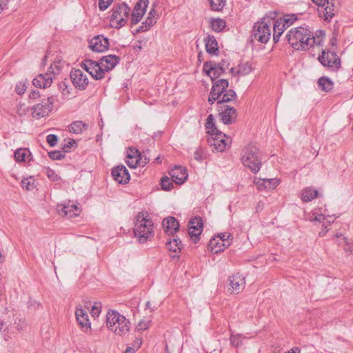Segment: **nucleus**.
Returning a JSON list of instances; mask_svg holds the SVG:
<instances>
[{
	"label": "nucleus",
	"instance_id": "nucleus-1",
	"mask_svg": "<svg viewBox=\"0 0 353 353\" xmlns=\"http://www.w3.org/2000/svg\"><path fill=\"white\" fill-rule=\"evenodd\" d=\"M286 37L291 46L296 50H307L316 42L310 30L302 26L290 30Z\"/></svg>",
	"mask_w": 353,
	"mask_h": 353
},
{
	"label": "nucleus",
	"instance_id": "nucleus-2",
	"mask_svg": "<svg viewBox=\"0 0 353 353\" xmlns=\"http://www.w3.org/2000/svg\"><path fill=\"white\" fill-rule=\"evenodd\" d=\"M228 80L221 79L214 81L212 88L208 97V102L212 105L215 101L219 104L230 102L236 99V92L232 89H228Z\"/></svg>",
	"mask_w": 353,
	"mask_h": 353
},
{
	"label": "nucleus",
	"instance_id": "nucleus-3",
	"mask_svg": "<svg viewBox=\"0 0 353 353\" xmlns=\"http://www.w3.org/2000/svg\"><path fill=\"white\" fill-rule=\"evenodd\" d=\"M241 162L252 172L257 173L262 165L261 154L259 149L253 145L245 147L241 152Z\"/></svg>",
	"mask_w": 353,
	"mask_h": 353
},
{
	"label": "nucleus",
	"instance_id": "nucleus-4",
	"mask_svg": "<svg viewBox=\"0 0 353 353\" xmlns=\"http://www.w3.org/2000/svg\"><path fill=\"white\" fill-rule=\"evenodd\" d=\"M153 223L150 219L145 216V213L139 212L136 217L134 233L141 243H145L152 237Z\"/></svg>",
	"mask_w": 353,
	"mask_h": 353
},
{
	"label": "nucleus",
	"instance_id": "nucleus-5",
	"mask_svg": "<svg viewBox=\"0 0 353 353\" xmlns=\"http://www.w3.org/2000/svg\"><path fill=\"white\" fill-rule=\"evenodd\" d=\"M62 68L63 63L61 61L54 62L51 64L47 72L45 74H40L33 79V85L39 88H49L51 85L55 75L59 74Z\"/></svg>",
	"mask_w": 353,
	"mask_h": 353
},
{
	"label": "nucleus",
	"instance_id": "nucleus-6",
	"mask_svg": "<svg viewBox=\"0 0 353 353\" xmlns=\"http://www.w3.org/2000/svg\"><path fill=\"white\" fill-rule=\"evenodd\" d=\"M228 63L225 61L219 63H205L203 65V70L214 81L228 68Z\"/></svg>",
	"mask_w": 353,
	"mask_h": 353
},
{
	"label": "nucleus",
	"instance_id": "nucleus-7",
	"mask_svg": "<svg viewBox=\"0 0 353 353\" xmlns=\"http://www.w3.org/2000/svg\"><path fill=\"white\" fill-rule=\"evenodd\" d=\"M53 103V97H50L42 99L41 103L33 106L32 109V117L37 119H39L48 115V114L52 110Z\"/></svg>",
	"mask_w": 353,
	"mask_h": 353
},
{
	"label": "nucleus",
	"instance_id": "nucleus-8",
	"mask_svg": "<svg viewBox=\"0 0 353 353\" xmlns=\"http://www.w3.org/2000/svg\"><path fill=\"white\" fill-rule=\"evenodd\" d=\"M271 35L270 27L268 23H259L254 26L252 29L251 39L252 42L258 41L262 43H266L270 39Z\"/></svg>",
	"mask_w": 353,
	"mask_h": 353
},
{
	"label": "nucleus",
	"instance_id": "nucleus-9",
	"mask_svg": "<svg viewBox=\"0 0 353 353\" xmlns=\"http://www.w3.org/2000/svg\"><path fill=\"white\" fill-rule=\"evenodd\" d=\"M299 19L294 14H283L276 11H270L266 13L263 18H261L260 22H295Z\"/></svg>",
	"mask_w": 353,
	"mask_h": 353
},
{
	"label": "nucleus",
	"instance_id": "nucleus-10",
	"mask_svg": "<svg viewBox=\"0 0 353 353\" xmlns=\"http://www.w3.org/2000/svg\"><path fill=\"white\" fill-rule=\"evenodd\" d=\"M119 57L109 54L103 56L101 58L98 65L100 67V71H99V76H101V79L104 77L105 73L108 72L112 70L119 62Z\"/></svg>",
	"mask_w": 353,
	"mask_h": 353
},
{
	"label": "nucleus",
	"instance_id": "nucleus-11",
	"mask_svg": "<svg viewBox=\"0 0 353 353\" xmlns=\"http://www.w3.org/2000/svg\"><path fill=\"white\" fill-rule=\"evenodd\" d=\"M203 223L200 216L191 219L188 223V234L194 243L199 241V236L203 232Z\"/></svg>",
	"mask_w": 353,
	"mask_h": 353
},
{
	"label": "nucleus",
	"instance_id": "nucleus-12",
	"mask_svg": "<svg viewBox=\"0 0 353 353\" xmlns=\"http://www.w3.org/2000/svg\"><path fill=\"white\" fill-rule=\"evenodd\" d=\"M319 60L324 66L339 69L341 67V60L336 52L323 50L322 54L319 57Z\"/></svg>",
	"mask_w": 353,
	"mask_h": 353
},
{
	"label": "nucleus",
	"instance_id": "nucleus-13",
	"mask_svg": "<svg viewBox=\"0 0 353 353\" xmlns=\"http://www.w3.org/2000/svg\"><path fill=\"white\" fill-rule=\"evenodd\" d=\"M70 79L74 86L79 90H85L89 83L88 76L80 69L70 72Z\"/></svg>",
	"mask_w": 353,
	"mask_h": 353
},
{
	"label": "nucleus",
	"instance_id": "nucleus-14",
	"mask_svg": "<svg viewBox=\"0 0 353 353\" xmlns=\"http://www.w3.org/2000/svg\"><path fill=\"white\" fill-rule=\"evenodd\" d=\"M130 8L125 4L115 6L112 9L110 21L114 22H126L129 17Z\"/></svg>",
	"mask_w": 353,
	"mask_h": 353
},
{
	"label": "nucleus",
	"instance_id": "nucleus-15",
	"mask_svg": "<svg viewBox=\"0 0 353 353\" xmlns=\"http://www.w3.org/2000/svg\"><path fill=\"white\" fill-rule=\"evenodd\" d=\"M112 176L113 179L119 183L125 184L130 179V174L127 168L123 165H119L112 170Z\"/></svg>",
	"mask_w": 353,
	"mask_h": 353
},
{
	"label": "nucleus",
	"instance_id": "nucleus-16",
	"mask_svg": "<svg viewBox=\"0 0 353 353\" xmlns=\"http://www.w3.org/2000/svg\"><path fill=\"white\" fill-rule=\"evenodd\" d=\"M211 138L208 139V142L210 145H213L215 150L218 152H223L226 148L227 145H229L228 142L224 139L226 137L225 134L219 132L216 133Z\"/></svg>",
	"mask_w": 353,
	"mask_h": 353
},
{
	"label": "nucleus",
	"instance_id": "nucleus-17",
	"mask_svg": "<svg viewBox=\"0 0 353 353\" xmlns=\"http://www.w3.org/2000/svg\"><path fill=\"white\" fill-rule=\"evenodd\" d=\"M89 46L92 50L101 52L108 48L109 41L102 35H97L90 40Z\"/></svg>",
	"mask_w": 353,
	"mask_h": 353
},
{
	"label": "nucleus",
	"instance_id": "nucleus-18",
	"mask_svg": "<svg viewBox=\"0 0 353 353\" xmlns=\"http://www.w3.org/2000/svg\"><path fill=\"white\" fill-rule=\"evenodd\" d=\"M230 288L229 290L231 293H239L245 284V278L239 273L234 274L229 278Z\"/></svg>",
	"mask_w": 353,
	"mask_h": 353
},
{
	"label": "nucleus",
	"instance_id": "nucleus-19",
	"mask_svg": "<svg viewBox=\"0 0 353 353\" xmlns=\"http://www.w3.org/2000/svg\"><path fill=\"white\" fill-rule=\"evenodd\" d=\"M57 212L61 216L72 218L78 216L81 211L75 204L68 203L58 205Z\"/></svg>",
	"mask_w": 353,
	"mask_h": 353
},
{
	"label": "nucleus",
	"instance_id": "nucleus-20",
	"mask_svg": "<svg viewBox=\"0 0 353 353\" xmlns=\"http://www.w3.org/2000/svg\"><path fill=\"white\" fill-rule=\"evenodd\" d=\"M221 119L224 124H232L235 122L237 112L235 108L225 105L220 112Z\"/></svg>",
	"mask_w": 353,
	"mask_h": 353
},
{
	"label": "nucleus",
	"instance_id": "nucleus-21",
	"mask_svg": "<svg viewBox=\"0 0 353 353\" xmlns=\"http://www.w3.org/2000/svg\"><path fill=\"white\" fill-rule=\"evenodd\" d=\"M148 6V0H139L132 13V22H139L144 15Z\"/></svg>",
	"mask_w": 353,
	"mask_h": 353
},
{
	"label": "nucleus",
	"instance_id": "nucleus-22",
	"mask_svg": "<svg viewBox=\"0 0 353 353\" xmlns=\"http://www.w3.org/2000/svg\"><path fill=\"white\" fill-rule=\"evenodd\" d=\"M170 175L176 184L183 183L188 178L186 169L183 166H175L170 170Z\"/></svg>",
	"mask_w": 353,
	"mask_h": 353
},
{
	"label": "nucleus",
	"instance_id": "nucleus-23",
	"mask_svg": "<svg viewBox=\"0 0 353 353\" xmlns=\"http://www.w3.org/2000/svg\"><path fill=\"white\" fill-rule=\"evenodd\" d=\"M82 68L85 70L94 79H101V76H99V71L100 67L98 65V62L92 60H85L81 63Z\"/></svg>",
	"mask_w": 353,
	"mask_h": 353
},
{
	"label": "nucleus",
	"instance_id": "nucleus-24",
	"mask_svg": "<svg viewBox=\"0 0 353 353\" xmlns=\"http://www.w3.org/2000/svg\"><path fill=\"white\" fill-rule=\"evenodd\" d=\"M162 225L165 232L172 235L179 230L180 226L178 221L173 216H168L164 219Z\"/></svg>",
	"mask_w": 353,
	"mask_h": 353
},
{
	"label": "nucleus",
	"instance_id": "nucleus-25",
	"mask_svg": "<svg viewBox=\"0 0 353 353\" xmlns=\"http://www.w3.org/2000/svg\"><path fill=\"white\" fill-rule=\"evenodd\" d=\"M121 321H119L117 325H115L114 330L112 331L117 335L124 336L129 332L130 321L125 317L121 318Z\"/></svg>",
	"mask_w": 353,
	"mask_h": 353
},
{
	"label": "nucleus",
	"instance_id": "nucleus-26",
	"mask_svg": "<svg viewBox=\"0 0 353 353\" xmlns=\"http://www.w3.org/2000/svg\"><path fill=\"white\" fill-rule=\"evenodd\" d=\"M76 319L82 327L90 328V323L87 312L82 308H77L75 311Z\"/></svg>",
	"mask_w": 353,
	"mask_h": 353
},
{
	"label": "nucleus",
	"instance_id": "nucleus-27",
	"mask_svg": "<svg viewBox=\"0 0 353 353\" xmlns=\"http://www.w3.org/2000/svg\"><path fill=\"white\" fill-rule=\"evenodd\" d=\"M121 318H125L124 316L120 314L119 312L115 311L108 312L107 314V327L110 330H114L115 325L120 321Z\"/></svg>",
	"mask_w": 353,
	"mask_h": 353
},
{
	"label": "nucleus",
	"instance_id": "nucleus-28",
	"mask_svg": "<svg viewBox=\"0 0 353 353\" xmlns=\"http://www.w3.org/2000/svg\"><path fill=\"white\" fill-rule=\"evenodd\" d=\"M335 0H329V3H326L323 11V16L325 20L330 21L337 12V9L334 5Z\"/></svg>",
	"mask_w": 353,
	"mask_h": 353
},
{
	"label": "nucleus",
	"instance_id": "nucleus-29",
	"mask_svg": "<svg viewBox=\"0 0 353 353\" xmlns=\"http://www.w3.org/2000/svg\"><path fill=\"white\" fill-rule=\"evenodd\" d=\"M229 245H230V243H228L227 241H226V243H221L219 241V239H216L214 238L210 241L208 248L214 253H218L221 251H223Z\"/></svg>",
	"mask_w": 353,
	"mask_h": 353
},
{
	"label": "nucleus",
	"instance_id": "nucleus-30",
	"mask_svg": "<svg viewBox=\"0 0 353 353\" xmlns=\"http://www.w3.org/2000/svg\"><path fill=\"white\" fill-rule=\"evenodd\" d=\"M205 49L207 52L212 54H216L219 51L218 43L213 36L208 35L205 39Z\"/></svg>",
	"mask_w": 353,
	"mask_h": 353
},
{
	"label": "nucleus",
	"instance_id": "nucleus-31",
	"mask_svg": "<svg viewBox=\"0 0 353 353\" xmlns=\"http://www.w3.org/2000/svg\"><path fill=\"white\" fill-rule=\"evenodd\" d=\"M318 196V191L312 188H306L302 190L301 200L303 202H309Z\"/></svg>",
	"mask_w": 353,
	"mask_h": 353
},
{
	"label": "nucleus",
	"instance_id": "nucleus-32",
	"mask_svg": "<svg viewBox=\"0 0 353 353\" xmlns=\"http://www.w3.org/2000/svg\"><path fill=\"white\" fill-rule=\"evenodd\" d=\"M88 125L83 123L81 121H76L69 125V130L70 132L74 134H81L84 130H86Z\"/></svg>",
	"mask_w": 353,
	"mask_h": 353
},
{
	"label": "nucleus",
	"instance_id": "nucleus-33",
	"mask_svg": "<svg viewBox=\"0 0 353 353\" xmlns=\"http://www.w3.org/2000/svg\"><path fill=\"white\" fill-rule=\"evenodd\" d=\"M319 88L325 92H330L333 88V82L327 77H321L318 81Z\"/></svg>",
	"mask_w": 353,
	"mask_h": 353
},
{
	"label": "nucleus",
	"instance_id": "nucleus-34",
	"mask_svg": "<svg viewBox=\"0 0 353 353\" xmlns=\"http://www.w3.org/2000/svg\"><path fill=\"white\" fill-rule=\"evenodd\" d=\"M168 249L173 252H177L181 249V241L179 238H174L172 240L168 241L166 243Z\"/></svg>",
	"mask_w": 353,
	"mask_h": 353
},
{
	"label": "nucleus",
	"instance_id": "nucleus-35",
	"mask_svg": "<svg viewBox=\"0 0 353 353\" xmlns=\"http://www.w3.org/2000/svg\"><path fill=\"white\" fill-rule=\"evenodd\" d=\"M142 158L141 156L139 157H132V156H128L127 158L126 163L127 165L132 168H135L138 165H140L143 163V165L146 163V159H145L144 161H141Z\"/></svg>",
	"mask_w": 353,
	"mask_h": 353
},
{
	"label": "nucleus",
	"instance_id": "nucleus-36",
	"mask_svg": "<svg viewBox=\"0 0 353 353\" xmlns=\"http://www.w3.org/2000/svg\"><path fill=\"white\" fill-rule=\"evenodd\" d=\"M253 70L252 64L249 62L241 63L238 66L237 73L242 76L249 74Z\"/></svg>",
	"mask_w": 353,
	"mask_h": 353
},
{
	"label": "nucleus",
	"instance_id": "nucleus-37",
	"mask_svg": "<svg viewBox=\"0 0 353 353\" xmlns=\"http://www.w3.org/2000/svg\"><path fill=\"white\" fill-rule=\"evenodd\" d=\"M30 152L26 148H19L14 152L15 160L18 162L25 161L26 158L28 157Z\"/></svg>",
	"mask_w": 353,
	"mask_h": 353
},
{
	"label": "nucleus",
	"instance_id": "nucleus-38",
	"mask_svg": "<svg viewBox=\"0 0 353 353\" xmlns=\"http://www.w3.org/2000/svg\"><path fill=\"white\" fill-rule=\"evenodd\" d=\"M137 23H132L131 26V32L135 34L139 32H145L151 28L152 23H142V25L139 27H136L135 25Z\"/></svg>",
	"mask_w": 353,
	"mask_h": 353
},
{
	"label": "nucleus",
	"instance_id": "nucleus-39",
	"mask_svg": "<svg viewBox=\"0 0 353 353\" xmlns=\"http://www.w3.org/2000/svg\"><path fill=\"white\" fill-rule=\"evenodd\" d=\"M226 3V0H210V7L213 10H221Z\"/></svg>",
	"mask_w": 353,
	"mask_h": 353
},
{
	"label": "nucleus",
	"instance_id": "nucleus-40",
	"mask_svg": "<svg viewBox=\"0 0 353 353\" xmlns=\"http://www.w3.org/2000/svg\"><path fill=\"white\" fill-rule=\"evenodd\" d=\"M21 185L27 190H32L35 188L34 179L31 176L26 178L21 181Z\"/></svg>",
	"mask_w": 353,
	"mask_h": 353
},
{
	"label": "nucleus",
	"instance_id": "nucleus-41",
	"mask_svg": "<svg viewBox=\"0 0 353 353\" xmlns=\"http://www.w3.org/2000/svg\"><path fill=\"white\" fill-rule=\"evenodd\" d=\"M44 173L52 181H57L60 179L58 174H57L55 172L50 168H46L44 169Z\"/></svg>",
	"mask_w": 353,
	"mask_h": 353
},
{
	"label": "nucleus",
	"instance_id": "nucleus-42",
	"mask_svg": "<svg viewBox=\"0 0 353 353\" xmlns=\"http://www.w3.org/2000/svg\"><path fill=\"white\" fill-rule=\"evenodd\" d=\"M161 183L162 189L164 190H170L173 187L171 179L168 176L163 177Z\"/></svg>",
	"mask_w": 353,
	"mask_h": 353
},
{
	"label": "nucleus",
	"instance_id": "nucleus-43",
	"mask_svg": "<svg viewBox=\"0 0 353 353\" xmlns=\"http://www.w3.org/2000/svg\"><path fill=\"white\" fill-rule=\"evenodd\" d=\"M151 321L142 319L141 320L138 325H137V330L138 331H144L148 329L150 326Z\"/></svg>",
	"mask_w": 353,
	"mask_h": 353
},
{
	"label": "nucleus",
	"instance_id": "nucleus-44",
	"mask_svg": "<svg viewBox=\"0 0 353 353\" xmlns=\"http://www.w3.org/2000/svg\"><path fill=\"white\" fill-rule=\"evenodd\" d=\"M266 185H264L265 189H273L279 183V181L276 179H264Z\"/></svg>",
	"mask_w": 353,
	"mask_h": 353
},
{
	"label": "nucleus",
	"instance_id": "nucleus-45",
	"mask_svg": "<svg viewBox=\"0 0 353 353\" xmlns=\"http://www.w3.org/2000/svg\"><path fill=\"white\" fill-rule=\"evenodd\" d=\"M230 343L231 345L237 347L242 344L241 336L240 334H233L230 335Z\"/></svg>",
	"mask_w": 353,
	"mask_h": 353
},
{
	"label": "nucleus",
	"instance_id": "nucleus-46",
	"mask_svg": "<svg viewBox=\"0 0 353 353\" xmlns=\"http://www.w3.org/2000/svg\"><path fill=\"white\" fill-rule=\"evenodd\" d=\"M274 24V32H276L277 35L281 37L285 28L286 23H273ZM289 24V23H287ZM289 25L287 26V28Z\"/></svg>",
	"mask_w": 353,
	"mask_h": 353
},
{
	"label": "nucleus",
	"instance_id": "nucleus-47",
	"mask_svg": "<svg viewBox=\"0 0 353 353\" xmlns=\"http://www.w3.org/2000/svg\"><path fill=\"white\" fill-rule=\"evenodd\" d=\"M48 155L50 159L53 160H60L65 157V154L59 150H54L48 152Z\"/></svg>",
	"mask_w": 353,
	"mask_h": 353
},
{
	"label": "nucleus",
	"instance_id": "nucleus-48",
	"mask_svg": "<svg viewBox=\"0 0 353 353\" xmlns=\"http://www.w3.org/2000/svg\"><path fill=\"white\" fill-rule=\"evenodd\" d=\"M212 30L217 32H223L225 30V23H210Z\"/></svg>",
	"mask_w": 353,
	"mask_h": 353
},
{
	"label": "nucleus",
	"instance_id": "nucleus-49",
	"mask_svg": "<svg viewBox=\"0 0 353 353\" xmlns=\"http://www.w3.org/2000/svg\"><path fill=\"white\" fill-rule=\"evenodd\" d=\"M113 0H99V7L101 10H106L108 6L112 3Z\"/></svg>",
	"mask_w": 353,
	"mask_h": 353
},
{
	"label": "nucleus",
	"instance_id": "nucleus-50",
	"mask_svg": "<svg viewBox=\"0 0 353 353\" xmlns=\"http://www.w3.org/2000/svg\"><path fill=\"white\" fill-rule=\"evenodd\" d=\"M206 129L208 130V133L211 134L212 136L216 133L220 132L214 125V123H206L205 125Z\"/></svg>",
	"mask_w": 353,
	"mask_h": 353
},
{
	"label": "nucleus",
	"instance_id": "nucleus-51",
	"mask_svg": "<svg viewBox=\"0 0 353 353\" xmlns=\"http://www.w3.org/2000/svg\"><path fill=\"white\" fill-rule=\"evenodd\" d=\"M203 151L201 148H198L194 152V159L198 161L203 160Z\"/></svg>",
	"mask_w": 353,
	"mask_h": 353
},
{
	"label": "nucleus",
	"instance_id": "nucleus-52",
	"mask_svg": "<svg viewBox=\"0 0 353 353\" xmlns=\"http://www.w3.org/2000/svg\"><path fill=\"white\" fill-rule=\"evenodd\" d=\"M325 36V31H323V30L317 31L316 33V37H314L315 39H316V42L314 43V44L316 43L318 46L321 45L322 39Z\"/></svg>",
	"mask_w": 353,
	"mask_h": 353
},
{
	"label": "nucleus",
	"instance_id": "nucleus-53",
	"mask_svg": "<svg viewBox=\"0 0 353 353\" xmlns=\"http://www.w3.org/2000/svg\"><path fill=\"white\" fill-rule=\"evenodd\" d=\"M46 141L50 146H54L57 143V137L55 134H49L47 136Z\"/></svg>",
	"mask_w": 353,
	"mask_h": 353
},
{
	"label": "nucleus",
	"instance_id": "nucleus-54",
	"mask_svg": "<svg viewBox=\"0 0 353 353\" xmlns=\"http://www.w3.org/2000/svg\"><path fill=\"white\" fill-rule=\"evenodd\" d=\"M128 156H132V157H141V154L136 148H130L127 152V158H128Z\"/></svg>",
	"mask_w": 353,
	"mask_h": 353
},
{
	"label": "nucleus",
	"instance_id": "nucleus-55",
	"mask_svg": "<svg viewBox=\"0 0 353 353\" xmlns=\"http://www.w3.org/2000/svg\"><path fill=\"white\" fill-rule=\"evenodd\" d=\"M325 217L323 214H315L314 213L312 214V216L310 218L311 221H318L319 223L325 220Z\"/></svg>",
	"mask_w": 353,
	"mask_h": 353
},
{
	"label": "nucleus",
	"instance_id": "nucleus-56",
	"mask_svg": "<svg viewBox=\"0 0 353 353\" xmlns=\"http://www.w3.org/2000/svg\"><path fill=\"white\" fill-rule=\"evenodd\" d=\"M231 234H229V233H223L221 234L220 236H219V241L221 242V243H226V241L228 243H230V238L231 237Z\"/></svg>",
	"mask_w": 353,
	"mask_h": 353
},
{
	"label": "nucleus",
	"instance_id": "nucleus-57",
	"mask_svg": "<svg viewBox=\"0 0 353 353\" xmlns=\"http://www.w3.org/2000/svg\"><path fill=\"white\" fill-rule=\"evenodd\" d=\"M101 312L100 306L97 305V303H95L92 307L91 310V315L94 317L98 316Z\"/></svg>",
	"mask_w": 353,
	"mask_h": 353
},
{
	"label": "nucleus",
	"instance_id": "nucleus-58",
	"mask_svg": "<svg viewBox=\"0 0 353 353\" xmlns=\"http://www.w3.org/2000/svg\"><path fill=\"white\" fill-rule=\"evenodd\" d=\"M26 87L24 83H19L16 85V92L18 94H23L26 91Z\"/></svg>",
	"mask_w": 353,
	"mask_h": 353
},
{
	"label": "nucleus",
	"instance_id": "nucleus-59",
	"mask_svg": "<svg viewBox=\"0 0 353 353\" xmlns=\"http://www.w3.org/2000/svg\"><path fill=\"white\" fill-rule=\"evenodd\" d=\"M254 183L257 185L258 189H259V190L265 189L264 185H266V183H265L264 179H259L257 181H254Z\"/></svg>",
	"mask_w": 353,
	"mask_h": 353
},
{
	"label": "nucleus",
	"instance_id": "nucleus-60",
	"mask_svg": "<svg viewBox=\"0 0 353 353\" xmlns=\"http://www.w3.org/2000/svg\"><path fill=\"white\" fill-rule=\"evenodd\" d=\"M60 88L62 90V93L64 95L69 94L70 92L68 90V85L65 84V82H61L60 83Z\"/></svg>",
	"mask_w": 353,
	"mask_h": 353
},
{
	"label": "nucleus",
	"instance_id": "nucleus-61",
	"mask_svg": "<svg viewBox=\"0 0 353 353\" xmlns=\"http://www.w3.org/2000/svg\"><path fill=\"white\" fill-rule=\"evenodd\" d=\"M313 3L319 6L324 7L326 3H329V0H312Z\"/></svg>",
	"mask_w": 353,
	"mask_h": 353
},
{
	"label": "nucleus",
	"instance_id": "nucleus-62",
	"mask_svg": "<svg viewBox=\"0 0 353 353\" xmlns=\"http://www.w3.org/2000/svg\"><path fill=\"white\" fill-rule=\"evenodd\" d=\"M142 344V339L139 338H137L133 343V346L137 350L141 347Z\"/></svg>",
	"mask_w": 353,
	"mask_h": 353
},
{
	"label": "nucleus",
	"instance_id": "nucleus-63",
	"mask_svg": "<svg viewBox=\"0 0 353 353\" xmlns=\"http://www.w3.org/2000/svg\"><path fill=\"white\" fill-rule=\"evenodd\" d=\"M155 15H156V11L154 10V9H152L148 14V19L152 20V19H154Z\"/></svg>",
	"mask_w": 353,
	"mask_h": 353
},
{
	"label": "nucleus",
	"instance_id": "nucleus-64",
	"mask_svg": "<svg viewBox=\"0 0 353 353\" xmlns=\"http://www.w3.org/2000/svg\"><path fill=\"white\" fill-rule=\"evenodd\" d=\"M137 350L134 347H128L124 353H134Z\"/></svg>",
	"mask_w": 353,
	"mask_h": 353
}]
</instances>
